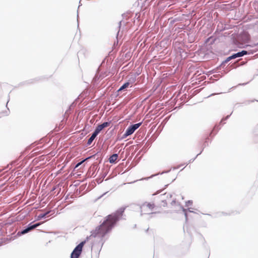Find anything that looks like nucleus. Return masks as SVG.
<instances>
[{
  "instance_id": "nucleus-9",
  "label": "nucleus",
  "mask_w": 258,
  "mask_h": 258,
  "mask_svg": "<svg viewBox=\"0 0 258 258\" xmlns=\"http://www.w3.org/2000/svg\"><path fill=\"white\" fill-rule=\"evenodd\" d=\"M118 157V156L117 154H113L109 158V162L111 163H115L117 161Z\"/></svg>"
},
{
  "instance_id": "nucleus-16",
  "label": "nucleus",
  "mask_w": 258,
  "mask_h": 258,
  "mask_svg": "<svg viewBox=\"0 0 258 258\" xmlns=\"http://www.w3.org/2000/svg\"><path fill=\"white\" fill-rule=\"evenodd\" d=\"M185 216L186 217V219H187V214L186 213H185Z\"/></svg>"
},
{
  "instance_id": "nucleus-3",
  "label": "nucleus",
  "mask_w": 258,
  "mask_h": 258,
  "mask_svg": "<svg viewBox=\"0 0 258 258\" xmlns=\"http://www.w3.org/2000/svg\"><path fill=\"white\" fill-rule=\"evenodd\" d=\"M141 124L142 123L140 122L130 126L123 134V137L125 138L127 136L133 134L134 132L141 126Z\"/></svg>"
},
{
  "instance_id": "nucleus-8",
  "label": "nucleus",
  "mask_w": 258,
  "mask_h": 258,
  "mask_svg": "<svg viewBox=\"0 0 258 258\" xmlns=\"http://www.w3.org/2000/svg\"><path fill=\"white\" fill-rule=\"evenodd\" d=\"M247 52L245 50H242L241 52H239L237 53L234 54L231 56V58H236L238 57H241L243 56L244 55L247 54Z\"/></svg>"
},
{
  "instance_id": "nucleus-15",
  "label": "nucleus",
  "mask_w": 258,
  "mask_h": 258,
  "mask_svg": "<svg viewBox=\"0 0 258 258\" xmlns=\"http://www.w3.org/2000/svg\"><path fill=\"white\" fill-rule=\"evenodd\" d=\"M162 203H163V206H164V207L166 206V205H167V203H166L165 202H164V201H162Z\"/></svg>"
},
{
  "instance_id": "nucleus-7",
  "label": "nucleus",
  "mask_w": 258,
  "mask_h": 258,
  "mask_svg": "<svg viewBox=\"0 0 258 258\" xmlns=\"http://www.w3.org/2000/svg\"><path fill=\"white\" fill-rule=\"evenodd\" d=\"M39 225V224H36L33 225L32 226H29L28 228L22 230L20 234H25L28 233V232L30 231L31 230L34 229V228H36Z\"/></svg>"
},
{
  "instance_id": "nucleus-5",
  "label": "nucleus",
  "mask_w": 258,
  "mask_h": 258,
  "mask_svg": "<svg viewBox=\"0 0 258 258\" xmlns=\"http://www.w3.org/2000/svg\"><path fill=\"white\" fill-rule=\"evenodd\" d=\"M250 40V35L247 32H243L238 37V40L241 44L248 43Z\"/></svg>"
},
{
  "instance_id": "nucleus-10",
  "label": "nucleus",
  "mask_w": 258,
  "mask_h": 258,
  "mask_svg": "<svg viewBox=\"0 0 258 258\" xmlns=\"http://www.w3.org/2000/svg\"><path fill=\"white\" fill-rule=\"evenodd\" d=\"M97 136V135L96 134H95L94 133H93L92 134V136H91V137L88 139V142H87V144L88 145H91V143H92L93 141L94 140V139L96 138V137Z\"/></svg>"
},
{
  "instance_id": "nucleus-1",
  "label": "nucleus",
  "mask_w": 258,
  "mask_h": 258,
  "mask_svg": "<svg viewBox=\"0 0 258 258\" xmlns=\"http://www.w3.org/2000/svg\"><path fill=\"white\" fill-rule=\"evenodd\" d=\"M124 212V208H121L114 213L107 215L103 223L91 231V236L104 237L111 231L117 222L122 218Z\"/></svg>"
},
{
  "instance_id": "nucleus-12",
  "label": "nucleus",
  "mask_w": 258,
  "mask_h": 258,
  "mask_svg": "<svg viewBox=\"0 0 258 258\" xmlns=\"http://www.w3.org/2000/svg\"><path fill=\"white\" fill-rule=\"evenodd\" d=\"M84 160L79 162V163H78L76 166H75V168H78L83 162H84Z\"/></svg>"
},
{
  "instance_id": "nucleus-11",
  "label": "nucleus",
  "mask_w": 258,
  "mask_h": 258,
  "mask_svg": "<svg viewBox=\"0 0 258 258\" xmlns=\"http://www.w3.org/2000/svg\"><path fill=\"white\" fill-rule=\"evenodd\" d=\"M130 85V83L129 82H126L125 83H124L120 88L118 90V91H121L125 88H127Z\"/></svg>"
},
{
  "instance_id": "nucleus-13",
  "label": "nucleus",
  "mask_w": 258,
  "mask_h": 258,
  "mask_svg": "<svg viewBox=\"0 0 258 258\" xmlns=\"http://www.w3.org/2000/svg\"><path fill=\"white\" fill-rule=\"evenodd\" d=\"M254 143L258 144V136L254 138Z\"/></svg>"
},
{
  "instance_id": "nucleus-2",
  "label": "nucleus",
  "mask_w": 258,
  "mask_h": 258,
  "mask_svg": "<svg viewBox=\"0 0 258 258\" xmlns=\"http://www.w3.org/2000/svg\"><path fill=\"white\" fill-rule=\"evenodd\" d=\"M86 243V241H82L74 249L71 253V258H79L81 254L83 247Z\"/></svg>"
},
{
  "instance_id": "nucleus-6",
  "label": "nucleus",
  "mask_w": 258,
  "mask_h": 258,
  "mask_svg": "<svg viewBox=\"0 0 258 258\" xmlns=\"http://www.w3.org/2000/svg\"><path fill=\"white\" fill-rule=\"evenodd\" d=\"M110 123L108 122H105L102 124L99 125L96 128L94 133L98 135V134L105 127H106L109 125Z\"/></svg>"
},
{
  "instance_id": "nucleus-4",
  "label": "nucleus",
  "mask_w": 258,
  "mask_h": 258,
  "mask_svg": "<svg viewBox=\"0 0 258 258\" xmlns=\"http://www.w3.org/2000/svg\"><path fill=\"white\" fill-rule=\"evenodd\" d=\"M155 205L153 203L145 202L141 206V211L145 213L151 212L155 208Z\"/></svg>"
},
{
  "instance_id": "nucleus-14",
  "label": "nucleus",
  "mask_w": 258,
  "mask_h": 258,
  "mask_svg": "<svg viewBox=\"0 0 258 258\" xmlns=\"http://www.w3.org/2000/svg\"><path fill=\"white\" fill-rule=\"evenodd\" d=\"M232 59H234V58H231V56H229L228 57H227V58L226 59V61H228Z\"/></svg>"
}]
</instances>
